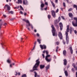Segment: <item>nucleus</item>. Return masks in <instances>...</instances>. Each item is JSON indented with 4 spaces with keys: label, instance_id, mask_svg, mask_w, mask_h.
<instances>
[{
    "label": "nucleus",
    "instance_id": "obj_25",
    "mask_svg": "<svg viewBox=\"0 0 77 77\" xmlns=\"http://www.w3.org/2000/svg\"><path fill=\"white\" fill-rule=\"evenodd\" d=\"M45 5H44V4L42 3V4H41L40 6H41V8H43L44 7Z\"/></svg>",
    "mask_w": 77,
    "mask_h": 77
},
{
    "label": "nucleus",
    "instance_id": "obj_8",
    "mask_svg": "<svg viewBox=\"0 0 77 77\" xmlns=\"http://www.w3.org/2000/svg\"><path fill=\"white\" fill-rule=\"evenodd\" d=\"M40 46L42 50H43V49H45L47 48V46L45 45H40Z\"/></svg>",
    "mask_w": 77,
    "mask_h": 77
},
{
    "label": "nucleus",
    "instance_id": "obj_41",
    "mask_svg": "<svg viewBox=\"0 0 77 77\" xmlns=\"http://www.w3.org/2000/svg\"><path fill=\"white\" fill-rule=\"evenodd\" d=\"M30 72H33V71H34V70H33H33H30L29 71Z\"/></svg>",
    "mask_w": 77,
    "mask_h": 77
},
{
    "label": "nucleus",
    "instance_id": "obj_18",
    "mask_svg": "<svg viewBox=\"0 0 77 77\" xmlns=\"http://www.w3.org/2000/svg\"><path fill=\"white\" fill-rule=\"evenodd\" d=\"M63 54L64 56H66V51L65 50H64L63 51Z\"/></svg>",
    "mask_w": 77,
    "mask_h": 77
},
{
    "label": "nucleus",
    "instance_id": "obj_58",
    "mask_svg": "<svg viewBox=\"0 0 77 77\" xmlns=\"http://www.w3.org/2000/svg\"><path fill=\"white\" fill-rule=\"evenodd\" d=\"M21 75V73H20V72H19L18 73V75Z\"/></svg>",
    "mask_w": 77,
    "mask_h": 77
},
{
    "label": "nucleus",
    "instance_id": "obj_39",
    "mask_svg": "<svg viewBox=\"0 0 77 77\" xmlns=\"http://www.w3.org/2000/svg\"><path fill=\"white\" fill-rule=\"evenodd\" d=\"M10 13L11 14H14V11H11L10 12Z\"/></svg>",
    "mask_w": 77,
    "mask_h": 77
},
{
    "label": "nucleus",
    "instance_id": "obj_27",
    "mask_svg": "<svg viewBox=\"0 0 77 77\" xmlns=\"http://www.w3.org/2000/svg\"><path fill=\"white\" fill-rule=\"evenodd\" d=\"M26 28H27V29L28 30H29V31L30 30V28H28L29 27V25H26Z\"/></svg>",
    "mask_w": 77,
    "mask_h": 77
},
{
    "label": "nucleus",
    "instance_id": "obj_7",
    "mask_svg": "<svg viewBox=\"0 0 77 77\" xmlns=\"http://www.w3.org/2000/svg\"><path fill=\"white\" fill-rule=\"evenodd\" d=\"M66 41L67 44H69V36L68 35V33H66Z\"/></svg>",
    "mask_w": 77,
    "mask_h": 77
},
{
    "label": "nucleus",
    "instance_id": "obj_3",
    "mask_svg": "<svg viewBox=\"0 0 77 77\" xmlns=\"http://www.w3.org/2000/svg\"><path fill=\"white\" fill-rule=\"evenodd\" d=\"M74 19L76 21L75 22L74 21H72V25L74 27H77V17H74Z\"/></svg>",
    "mask_w": 77,
    "mask_h": 77
},
{
    "label": "nucleus",
    "instance_id": "obj_26",
    "mask_svg": "<svg viewBox=\"0 0 77 77\" xmlns=\"http://www.w3.org/2000/svg\"><path fill=\"white\" fill-rule=\"evenodd\" d=\"M37 41L38 42L39 44H41V40L39 39H37Z\"/></svg>",
    "mask_w": 77,
    "mask_h": 77
},
{
    "label": "nucleus",
    "instance_id": "obj_57",
    "mask_svg": "<svg viewBox=\"0 0 77 77\" xmlns=\"http://www.w3.org/2000/svg\"><path fill=\"white\" fill-rule=\"evenodd\" d=\"M46 52V51L44 50L43 52V53H45Z\"/></svg>",
    "mask_w": 77,
    "mask_h": 77
},
{
    "label": "nucleus",
    "instance_id": "obj_38",
    "mask_svg": "<svg viewBox=\"0 0 77 77\" xmlns=\"http://www.w3.org/2000/svg\"><path fill=\"white\" fill-rule=\"evenodd\" d=\"M63 42L64 45H65V44H66V42L64 41V40H63Z\"/></svg>",
    "mask_w": 77,
    "mask_h": 77
},
{
    "label": "nucleus",
    "instance_id": "obj_40",
    "mask_svg": "<svg viewBox=\"0 0 77 77\" xmlns=\"http://www.w3.org/2000/svg\"><path fill=\"white\" fill-rule=\"evenodd\" d=\"M48 9V7L47 6L46 8H45V11H46V10H47Z\"/></svg>",
    "mask_w": 77,
    "mask_h": 77
},
{
    "label": "nucleus",
    "instance_id": "obj_19",
    "mask_svg": "<svg viewBox=\"0 0 77 77\" xmlns=\"http://www.w3.org/2000/svg\"><path fill=\"white\" fill-rule=\"evenodd\" d=\"M69 49L70 50L71 54H72L73 53V50H72V47H69Z\"/></svg>",
    "mask_w": 77,
    "mask_h": 77
},
{
    "label": "nucleus",
    "instance_id": "obj_22",
    "mask_svg": "<svg viewBox=\"0 0 77 77\" xmlns=\"http://www.w3.org/2000/svg\"><path fill=\"white\" fill-rule=\"evenodd\" d=\"M7 62H8V63H10L11 62V60L10 59H8L7 60Z\"/></svg>",
    "mask_w": 77,
    "mask_h": 77
},
{
    "label": "nucleus",
    "instance_id": "obj_6",
    "mask_svg": "<svg viewBox=\"0 0 77 77\" xmlns=\"http://www.w3.org/2000/svg\"><path fill=\"white\" fill-rule=\"evenodd\" d=\"M4 8V9L5 10H7V11H10L11 10V7L8 5H5Z\"/></svg>",
    "mask_w": 77,
    "mask_h": 77
},
{
    "label": "nucleus",
    "instance_id": "obj_24",
    "mask_svg": "<svg viewBox=\"0 0 77 77\" xmlns=\"http://www.w3.org/2000/svg\"><path fill=\"white\" fill-rule=\"evenodd\" d=\"M72 30H73V28L72 27H70V34H71V33H72Z\"/></svg>",
    "mask_w": 77,
    "mask_h": 77
},
{
    "label": "nucleus",
    "instance_id": "obj_20",
    "mask_svg": "<svg viewBox=\"0 0 77 77\" xmlns=\"http://www.w3.org/2000/svg\"><path fill=\"white\" fill-rule=\"evenodd\" d=\"M34 73L35 74L34 77H36L37 76H38V74H37V73H36V72H34Z\"/></svg>",
    "mask_w": 77,
    "mask_h": 77
},
{
    "label": "nucleus",
    "instance_id": "obj_12",
    "mask_svg": "<svg viewBox=\"0 0 77 77\" xmlns=\"http://www.w3.org/2000/svg\"><path fill=\"white\" fill-rule=\"evenodd\" d=\"M59 25L60 30H62L63 29V24H62V23H59Z\"/></svg>",
    "mask_w": 77,
    "mask_h": 77
},
{
    "label": "nucleus",
    "instance_id": "obj_16",
    "mask_svg": "<svg viewBox=\"0 0 77 77\" xmlns=\"http://www.w3.org/2000/svg\"><path fill=\"white\" fill-rule=\"evenodd\" d=\"M45 67V66L44 65H40V69H41L44 68Z\"/></svg>",
    "mask_w": 77,
    "mask_h": 77
},
{
    "label": "nucleus",
    "instance_id": "obj_51",
    "mask_svg": "<svg viewBox=\"0 0 77 77\" xmlns=\"http://www.w3.org/2000/svg\"><path fill=\"white\" fill-rule=\"evenodd\" d=\"M55 2L56 3H58V0H55Z\"/></svg>",
    "mask_w": 77,
    "mask_h": 77
},
{
    "label": "nucleus",
    "instance_id": "obj_63",
    "mask_svg": "<svg viewBox=\"0 0 77 77\" xmlns=\"http://www.w3.org/2000/svg\"><path fill=\"white\" fill-rule=\"evenodd\" d=\"M41 9L42 11H43V8H41Z\"/></svg>",
    "mask_w": 77,
    "mask_h": 77
},
{
    "label": "nucleus",
    "instance_id": "obj_54",
    "mask_svg": "<svg viewBox=\"0 0 77 77\" xmlns=\"http://www.w3.org/2000/svg\"><path fill=\"white\" fill-rule=\"evenodd\" d=\"M61 18L63 19V20H65V18H64L63 16H61Z\"/></svg>",
    "mask_w": 77,
    "mask_h": 77
},
{
    "label": "nucleus",
    "instance_id": "obj_2",
    "mask_svg": "<svg viewBox=\"0 0 77 77\" xmlns=\"http://www.w3.org/2000/svg\"><path fill=\"white\" fill-rule=\"evenodd\" d=\"M51 27L52 28V32L53 36H57V32L56 31L55 27H54V25H51Z\"/></svg>",
    "mask_w": 77,
    "mask_h": 77
},
{
    "label": "nucleus",
    "instance_id": "obj_48",
    "mask_svg": "<svg viewBox=\"0 0 77 77\" xmlns=\"http://www.w3.org/2000/svg\"><path fill=\"white\" fill-rule=\"evenodd\" d=\"M15 18H12L10 19V20L12 21V20H15Z\"/></svg>",
    "mask_w": 77,
    "mask_h": 77
},
{
    "label": "nucleus",
    "instance_id": "obj_30",
    "mask_svg": "<svg viewBox=\"0 0 77 77\" xmlns=\"http://www.w3.org/2000/svg\"><path fill=\"white\" fill-rule=\"evenodd\" d=\"M22 77H27V75L26 74H24L22 75Z\"/></svg>",
    "mask_w": 77,
    "mask_h": 77
},
{
    "label": "nucleus",
    "instance_id": "obj_60",
    "mask_svg": "<svg viewBox=\"0 0 77 77\" xmlns=\"http://www.w3.org/2000/svg\"><path fill=\"white\" fill-rule=\"evenodd\" d=\"M24 15H25V16H26V15H27V13H24Z\"/></svg>",
    "mask_w": 77,
    "mask_h": 77
},
{
    "label": "nucleus",
    "instance_id": "obj_17",
    "mask_svg": "<svg viewBox=\"0 0 77 77\" xmlns=\"http://www.w3.org/2000/svg\"><path fill=\"white\" fill-rule=\"evenodd\" d=\"M69 16L70 18H72V16H73V14H72V13H69Z\"/></svg>",
    "mask_w": 77,
    "mask_h": 77
},
{
    "label": "nucleus",
    "instance_id": "obj_14",
    "mask_svg": "<svg viewBox=\"0 0 77 77\" xmlns=\"http://www.w3.org/2000/svg\"><path fill=\"white\" fill-rule=\"evenodd\" d=\"M63 61L64 62V65L66 66L67 65V60H66V59H65L63 60Z\"/></svg>",
    "mask_w": 77,
    "mask_h": 77
},
{
    "label": "nucleus",
    "instance_id": "obj_52",
    "mask_svg": "<svg viewBox=\"0 0 77 77\" xmlns=\"http://www.w3.org/2000/svg\"><path fill=\"white\" fill-rule=\"evenodd\" d=\"M45 4L46 6H47V5H48V3L47 2H45Z\"/></svg>",
    "mask_w": 77,
    "mask_h": 77
},
{
    "label": "nucleus",
    "instance_id": "obj_37",
    "mask_svg": "<svg viewBox=\"0 0 77 77\" xmlns=\"http://www.w3.org/2000/svg\"><path fill=\"white\" fill-rule=\"evenodd\" d=\"M63 5L64 6V7H66V5H65V2H63Z\"/></svg>",
    "mask_w": 77,
    "mask_h": 77
},
{
    "label": "nucleus",
    "instance_id": "obj_9",
    "mask_svg": "<svg viewBox=\"0 0 77 77\" xmlns=\"http://www.w3.org/2000/svg\"><path fill=\"white\" fill-rule=\"evenodd\" d=\"M69 25H67V29H66V33H67V36H68V32H69Z\"/></svg>",
    "mask_w": 77,
    "mask_h": 77
},
{
    "label": "nucleus",
    "instance_id": "obj_36",
    "mask_svg": "<svg viewBox=\"0 0 77 77\" xmlns=\"http://www.w3.org/2000/svg\"><path fill=\"white\" fill-rule=\"evenodd\" d=\"M73 7L74 8H76L77 7V6L76 5H73Z\"/></svg>",
    "mask_w": 77,
    "mask_h": 77
},
{
    "label": "nucleus",
    "instance_id": "obj_21",
    "mask_svg": "<svg viewBox=\"0 0 77 77\" xmlns=\"http://www.w3.org/2000/svg\"><path fill=\"white\" fill-rule=\"evenodd\" d=\"M51 3L53 7H54V8H56V7H55V5L54 3H53V2H51Z\"/></svg>",
    "mask_w": 77,
    "mask_h": 77
},
{
    "label": "nucleus",
    "instance_id": "obj_1",
    "mask_svg": "<svg viewBox=\"0 0 77 77\" xmlns=\"http://www.w3.org/2000/svg\"><path fill=\"white\" fill-rule=\"evenodd\" d=\"M36 63L35 65L33 66L32 69L34 71H38V69L37 68L39 66V64H40V61L39 60V59H38L35 61Z\"/></svg>",
    "mask_w": 77,
    "mask_h": 77
},
{
    "label": "nucleus",
    "instance_id": "obj_29",
    "mask_svg": "<svg viewBox=\"0 0 77 77\" xmlns=\"http://www.w3.org/2000/svg\"><path fill=\"white\" fill-rule=\"evenodd\" d=\"M55 45H56V44L57 45H58L59 44V42H55Z\"/></svg>",
    "mask_w": 77,
    "mask_h": 77
},
{
    "label": "nucleus",
    "instance_id": "obj_47",
    "mask_svg": "<svg viewBox=\"0 0 77 77\" xmlns=\"http://www.w3.org/2000/svg\"><path fill=\"white\" fill-rule=\"evenodd\" d=\"M1 44L2 45V48H3V45H4V44L3 43H1Z\"/></svg>",
    "mask_w": 77,
    "mask_h": 77
},
{
    "label": "nucleus",
    "instance_id": "obj_61",
    "mask_svg": "<svg viewBox=\"0 0 77 77\" xmlns=\"http://www.w3.org/2000/svg\"><path fill=\"white\" fill-rule=\"evenodd\" d=\"M4 17H5L6 18V15H3Z\"/></svg>",
    "mask_w": 77,
    "mask_h": 77
},
{
    "label": "nucleus",
    "instance_id": "obj_32",
    "mask_svg": "<svg viewBox=\"0 0 77 77\" xmlns=\"http://www.w3.org/2000/svg\"><path fill=\"white\" fill-rule=\"evenodd\" d=\"M48 19L50 20V18H51V15H50V14L48 15Z\"/></svg>",
    "mask_w": 77,
    "mask_h": 77
},
{
    "label": "nucleus",
    "instance_id": "obj_11",
    "mask_svg": "<svg viewBox=\"0 0 77 77\" xmlns=\"http://www.w3.org/2000/svg\"><path fill=\"white\" fill-rule=\"evenodd\" d=\"M58 36L59 37L60 39H63V36H62V34L61 32H59Z\"/></svg>",
    "mask_w": 77,
    "mask_h": 77
},
{
    "label": "nucleus",
    "instance_id": "obj_49",
    "mask_svg": "<svg viewBox=\"0 0 77 77\" xmlns=\"http://www.w3.org/2000/svg\"><path fill=\"white\" fill-rule=\"evenodd\" d=\"M58 20H59V21H60V17H59V18H58Z\"/></svg>",
    "mask_w": 77,
    "mask_h": 77
},
{
    "label": "nucleus",
    "instance_id": "obj_15",
    "mask_svg": "<svg viewBox=\"0 0 77 77\" xmlns=\"http://www.w3.org/2000/svg\"><path fill=\"white\" fill-rule=\"evenodd\" d=\"M59 22L58 21V20L57 19L55 20L54 21V25H56V24H57Z\"/></svg>",
    "mask_w": 77,
    "mask_h": 77
},
{
    "label": "nucleus",
    "instance_id": "obj_13",
    "mask_svg": "<svg viewBox=\"0 0 77 77\" xmlns=\"http://www.w3.org/2000/svg\"><path fill=\"white\" fill-rule=\"evenodd\" d=\"M23 5H28V1L26 0H24L23 2Z\"/></svg>",
    "mask_w": 77,
    "mask_h": 77
},
{
    "label": "nucleus",
    "instance_id": "obj_59",
    "mask_svg": "<svg viewBox=\"0 0 77 77\" xmlns=\"http://www.w3.org/2000/svg\"><path fill=\"white\" fill-rule=\"evenodd\" d=\"M34 48H35V46H34V48H33V49L31 50L32 51H33V50H34Z\"/></svg>",
    "mask_w": 77,
    "mask_h": 77
},
{
    "label": "nucleus",
    "instance_id": "obj_35",
    "mask_svg": "<svg viewBox=\"0 0 77 77\" xmlns=\"http://www.w3.org/2000/svg\"><path fill=\"white\" fill-rule=\"evenodd\" d=\"M46 55L48 54V51H46Z\"/></svg>",
    "mask_w": 77,
    "mask_h": 77
},
{
    "label": "nucleus",
    "instance_id": "obj_31",
    "mask_svg": "<svg viewBox=\"0 0 77 77\" xmlns=\"http://www.w3.org/2000/svg\"><path fill=\"white\" fill-rule=\"evenodd\" d=\"M18 2H19V4L20 3V4H21L22 3V0H18Z\"/></svg>",
    "mask_w": 77,
    "mask_h": 77
},
{
    "label": "nucleus",
    "instance_id": "obj_10",
    "mask_svg": "<svg viewBox=\"0 0 77 77\" xmlns=\"http://www.w3.org/2000/svg\"><path fill=\"white\" fill-rule=\"evenodd\" d=\"M51 12L53 17L54 18H56V12L54 10H52L51 11Z\"/></svg>",
    "mask_w": 77,
    "mask_h": 77
},
{
    "label": "nucleus",
    "instance_id": "obj_28",
    "mask_svg": "<svg viewBox=\"0 0 77 77\" xmlns=\"http://www.w3.org/2000/svg\"><path fill=\"white\" fill-rule=\"evenodd\" d=\"M64 73L65 74L66 76H68V72H67V71H65L64 72Z\"/></svg>",
    "mask_w": 77,
    "mask_h": 77
},
{
    "label": "nucleus",
    "instance_id": "obj_42",
    "mask_svg": "<svg viewBox=\"0 0 77 77\" xmlns=\"http://www.w3.org/2000/svg\"><path fill=\"white\" fill-rule=\"evenodd\" d=\"M72 65L75 68V64H73Z\"/></svg>",
    "mask_w": 77,
    "mask_h": 77
},
{
    "label": "nucleus",
    "instance_id": "obj_44",
    "mask_svg": "<svg viewBox=\"0 0 77 77\" xmlns=\"http://www.w3.org/2000/svg\"><path fill=\"white\" fill-rule=\"evenodd\" d=\"M20 14H23V12L21 11H20Z\"/></svg>",
    "mask_w": 77,
    "mask_h": 77
},
{
    "label": "nucleus",
    "instance_id": "obj_50",
    "mask_svg": "<svg viewBox=\"0 0 77 77\" xmlns=\"http://www.w3.org/2000/svg\"><path fill=\"white\" fill-rule=\"evenodd\" d=\"M42 56L43 58H45V56L44 55V54H42Z\"/></svg>",
    "mask_w": 77,
    "mask_h": 77
},
{
    "label": "nucleus",
    "instance_id": "obj_55",
    "mask_svg": "<svg viewBox=\"0 0 77 77\" xmlns=\"http://www.w3.org/2000/svg\"><path fill=\"white\" fill-rule=\"evenodd\" d=\"M53 58H54V59H56V56H55V55H54Z\"/></svg>",
    "mask_w": 77,
    "mask_h": 77
},
{
    "label": "nucleus",
    "instance_id": "obj_45",
    "mask_svg": "<svg viewBox=\"0 0 77 77\" xmlns=\"http://www.w3.org/2000/svg\"><path fill=\"white\" fill-rule=\"evenodd\" d=\"M59 12V9L57 8L56 11V13H57Z\"/></svg>",
    "mask_w": 77,
    "mask_h": 77
},
{
    "label": "nucleus",
    "instance_id": "obj_4",
    "mask_svg": "<svg viewBox=\"0 0 77 77\" xmlns=\"http://www.w3.org/2000/svg\"><path fill=\"white\" fill-rule=\"evenodd\" d=\"M23 21H25V22H26L27 23H28V26H31V28L32 29H33V26H32V25L30 23V22H29V21L28 20H27L26 19H23L22 20Z\"/></svg>",
    "mask_w": 77,
    "mask_h": 77
},
{
    "label": "nucleus",
    "instance_id": "obj_46",
    "mask_svg": "<svg viewBox=\"0 0 77 77\" xmlns=\"http://www.w3.org/2000/svg\"><path fill=\"white\" fill-rule=\"evenodd\" d=\"M20 8V6H17V7H15V8H14V9H16V8L17 9H18V8Z\"/></svg>",
    "mask_w": 77,
    "mask_h": 77
},
{
    "label": "nucleus",
    "instance_id": "obj_33",
    "mask_svg": "<svg viewBox=\"0 0 77 77\" xmlns=\"http://www.w3.org/2000/svg\"><path fill=\"white\" fill-rule=\"evenodd\" d=\"M71 11H72V8H70L68 10V11H69V12H70Z\"/></svg>",
    "mask_w": 77,
    "mask_h": 77
},
{
    "label": "nucleus",
    "instance_id": "obj_64",
    "mask_svg": "<svg viewBox=\"0 0 77 77\" xmlns=\"http://www.w3.org/2000/svg\"><path fill=\"white\" fill-rule=\"evenodd\" d=\"M76 77H77V72H76Z\"/></svg>",
    "mask_w": 77,
    "mask_h": 77
},
{
    "label": "nucleus",
    "instance_id": "obj_62",
    "mask_svg": "<svg viewBox=\"0 0 77 77\" xmlns=\"http://www.w3.org/2000/svg\"><path fill=\"white\" fill-rule=\"evenodd\" d=\"M16 74H15V75H18V72H16Z\"/></svg>",
    "mask_w": 77,
    "mask_h": 77
},
{
    "label": "nucleus",
    "instance_id": "obj_43",
    "mask_svg": "<svg viewBox=\"0 0 77 77\" xmlns=\"http://www.w3.org/2000/svg\"><path fill=\"white\" fill-rule=\"evenodd\" d=\"M74 32L75 33V34H77V31H76V30H75L74 31Z\"/></svg>",
    "mask_w": 77,
    "mask_h": 77
},
{
    "label": "nucleus",
    "instance_id": "obj_53",
    "mask_svg": "<svg viewBox=\"0 0 77 77\" xmlns=\"http://www.w3.org/2000/svg\"><path fill=\"white\" fill-rule=\"evenodd\" d=\"M37 36H38V37H39V34L38 33H37Z\"/></svg>",
    "mask_w": 77,
    "mask_h": 77
},
{
    "label": "nucleus",
    "instance_id": "obj_56",
    "mask_svg": "<svg viewBox=\"0 0 77 77\" xmlns=\"http://www.w3.org/2000/svg\"><path fill=\"white\" fill-rule=\"evenodd\" d=\"M72 72H74V68H72Z\"/></svg>",
    "mask_w": 77,
    "mask_h": 77
},
{
    "label": "nucleus",
    "instance_id": "obj_34",
    "mask_svg": "<svg viewBox=\"0 0 77 77\" xmlns=\"http://www.w3.org/2000/svg\"><path fill=\"white\" fill-rule=\"evenodd\" d=\"M54 26H55L56 27L57 29H59V25L56 24V25H54Z\"/></svg>",
    "mask_w": 77,
    "mask_h": 77
},
{
    "label": "nucleus",
    "instance_id": "obj_5",
    "mask_svg": "<svg viewBox=\"0 0 77 77\" xmlns=\"http://www.w3.org/2000/svg\"><path fill=\"white\" fill-rule=\"evenodd\" d=\"M47 56H46L45 57V60H46V61H47V62H51V59L50 58L49 59H48V57H50V56H51V55H46Z\"/></svg>",
    "mask_w": 77,
    "mask_h": 77
},
{
    "label": "nucleus",
    "instance_id": "obj_23",
    "mask_svg": "<svg viewBox=\"0 0 77 77\" xmlns=\"http://www.w3.org/2000/svg\"><path fill=\"white\" fill-rule=\"evenodd\" d=\"M46 70L50 68V65L48 64L47 66L46 67Z\"/></svg>",
    "mask_w": 77,
    "mask_h": 77
}]
</instances>
